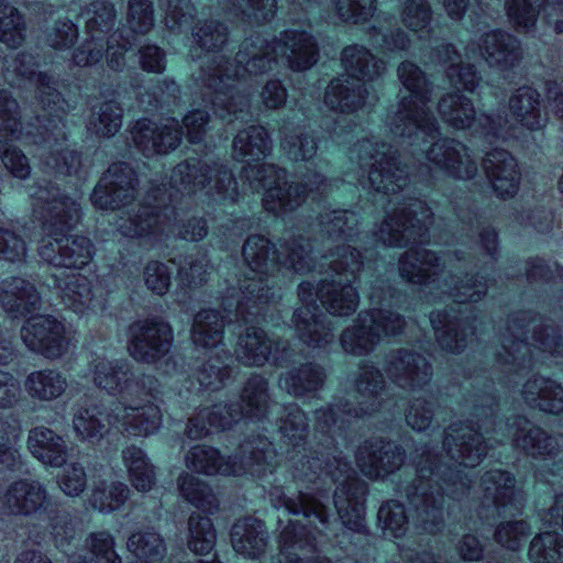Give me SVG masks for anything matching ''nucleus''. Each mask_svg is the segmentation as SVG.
Returning a JSON list of instances; mask_svg holds the SVG:
<instances>
[{
	"instance_id": "nucleus-1",
	"label": "nucleus",
	"mask_w": 563,
	"mask_h": 563,
	"mask_svg": "<svg viewBox=\"0 0 563 563\" xmlns=\"http://www.w3.org/2000/svg\"><path fill=\"white\" fill-rule=\"evenodd\" d=\"M385 379L382 372L367 362L360 366L355 379V400L334 396L333 402L314 412V429L324 439L322 449L307 450L308 421L297 404L283 407L278 420L282 441L291 446L289 472L298 492L289 496L280 486L272 488L269 498L275 508H285L301 518L289 520L279 537L277 563H331L328 558L307 560L297 551H317L338 538L340 526L367 534V485L361 481L351 462L333 446L354 419L372 416L382 407Z\"/></svg>"
},
{
	"instance_id": "nucleus-2",
	"label": "nucleus",
	"mask_w": 563,
	"mask_h": 563,
	"mask_svg": "<svg viewBox=\"0 0 563 563\" xmlns=\"http://www.w3.org/2000/svg\"><path fill=\"white\" fill-rule=\"evenodd\" d=\"M471 402L472 419L466 424L454 422L445 430V455L423 448L417 462V477L406 488L416 525L431 534L443 528L445 496L460 499L471 490V479L461 467L473 468L487 454L482 430L492 432L499 443L511 440L515 448L534 459L554 457L560 452L558 438L526 417L497 420V400L490 390L474 395Z\"/></svg>"
},
{
	"instance_id": "nucleus-3",
	"label": "nucleus",
	"mask_w": 563,
	"mask_h": 563,
	"mask_svg": "<svg viewBox=\"0 0 563 563\" xmlns=\"http://www.w3.org/2000/svg\"><path fill=\"white\" fill-rule=\"evenodd\" d=\"M169 188H153V203H137L140 188L136 172L130 164H111L96 184L90 201L100 210L121 211L115 228L123 236L137 239L148 247L164 243L170 235L198 242L208 234L207 220L192 217L185 222L177 219L173 200L175 190L191 196L198 191L222 202H235L239 198L238 183L232 170L221 159L190 157L177 164L170 174Z\"/></svg>"
},
{
	"instance_id": "nucleus-4",
	"label": "nucleus",
	"mask_w": 563,
	"mask_h": 563,
	"mask_svg": "<svg viewBox=\"0 0 563 563\" xmlns=\"http://www.w3.org/2000/svg\"><path fill=\"white\" fill-rule=\"evenodd\" d=\"M482 257L473 263L462 250L439 256L423 247H410L399 260L400 276L409 283L424 287L433 299L449 296L453 302L444 310L432 311L430 322L439 345L452 353L462 351L474 335L471 321L473 310L467 302H477L486 294L487 286L481 279H474L468 272L479 266L493 265L498 257V233L492 227H483L475 217Z\"/></svg>"
},
{
	"instance_id": "nucleus-5",
	"label": "nucleus",
	"mask_w": 563,
	"mask_h": 563,
	"mask_svg": "<svg viewBox=\"0 0 563 563\" xmlns=\"http://www.w3.org/2000/svg\"><path fill=\"white\" fill-rule=\"evenodd\" d=\"M399 158V150L377 136L362 139L349 151L355 179L396 203L374 232L376 239L388 246L424 244L432 212L424 201L406 196L409 172Z\"/></svg>"
},
{
	"instance_id": "nucleus-6",
	"label": "nucleus",
	"mask_w": 563,
	"mask_h": 563,
	"mask_svg": "<svg viewBox=\"0 0 563 563\" xmlns=\"http://www.w3.org/2000/svg\"><path fill=\"white\" fill-rule=\"evenodd\" d=\"M38 67L37 55L30 52H20L12 59L5 62V76L10 74L21 80H33L43 114L36 115L37 125L29 124L24 131L19 119V106L9 91H0V134L20 140L26 144L38 145V157L42 167L47 173L59 175H77L81 158L79 153L66 146L67 134L63 117L68 104L56 89L55 79L47 73H36Z\"/></svg>"
},
{
	"instance_id": "nucleus-7",
	"label": "nucleus",
	"mask_w": 563,
	"mask_h": 563,
	"mask_svg": "<svg viewBox=\"0 0 563 563\" xmlns=\"http://www.w3.org/2000/svg\"><path fill=\"white\" fill-rule=\"evenodd\" d=\"M398 78L407 93L398 95L395 110L386 118L390 132L399 137L401 145L411 147L428 159L434 167L455 179H472L478 167L471 151L457 140L439 134V123L430 111L432 87L424 71L415 63L402 62L397 69Z\"/></svg>"
},
{
	"instance_id": "nucleus-8",
	"label": "nucleus",
	"mask_w": 563,
	"mask_h": 563,
	"mask_svg": "<svg viewBox=\"0 0 563 563\" xmlns=\"http://www.w3.org/2000/svg\"><path fill=\"white\" fill-rule=\"evenodd\" d=\"M247 266L244 278L230 285L222 299L228 322L241 324L265 320L268 303L275 298L272 278L280 268L305 274L313 269L312 245L303 236L279 241L277 247L262 234L247 236L242 249Z\"/></svg>"
},
{
	"instance_id": "nucleus-9",
	"label": "nucleus",
	"mask_w": 563,
	"mask_h": 563,
	"mask_svg": "<svg viewBox=\"0 0 563 563\" xmlns=\"http://www.w3.org/2000/svg\"><path fill=\"white\" fill-rule=\"evenodd\" d=\"M325 257L330 258L331 278L325 277L317 285L302 282L298 286L301 306L292 314L299 340L311 349H325L334 340L333 322L320 310L318 301L330 314H353L360 301L353 284L365 267L361 253L346 245H338Z\"/></svg>"
},
{
	"instance_id": "nucleus-10",
	"label": "nucleus",
	"mask_w": 563,
	"mask_h": 563,
	"mask_svg": "<svg viewBox=\"0 0 563 563\" xmlns=\"http://www.w3.org/2000/svg\"><path fill=\"white\" fill-rule=\"evenodd\" d=\"M275 36L256 34L245 38L239 47L234 63L224 56H213L203 65L195 80L200 87L202 101L222 120L245 121L252 117L250 93L242 81L247 76L273 71L279 66Z\"/></svg>"
},
{
	"instance_id": "nucleus-11",
	"label": "nucleus",
	"mask_w": 563,
	"mask_h": 563,
	"mask_svg": "<svg viewBox=\"0 0 563 563\" xmlns=\"http://www.w3.org/2000/svg\"><path fill=\"white\" fill-rule=\"evenodd\" d=\"M33 216L43 232L38 241L40 257L54 267L81 269L93 257V243L84 235H69L80 220V206L51 181L30 187Z\"/></svg>"
},
{
	"instance_id": "nucleus-12",
	"label": "nucleus",
	"mask_w": 563,
	"mask_h": 563,
	"mask_svg": "<svg viewBox=\"0 0 563 563\" xmlns=\"http://www.w3.org/2000/svg\"><path fill=\"white\" fill-rule=\"evenodd\" d=\"M495 353L494 375L499 384L514 383L512 375L530 369L538 363L563 364V340L558 330L544 324L531 311H519L507 321Z\"/></svg>"
},
{
	"instance_id": "nucleus-13",
	"label": "nucleus",
	"mask_w": 563,
	"mask_h": 563,
	"mask_svg": "<svg viewBox=\"0 0 563 563\" xmlns=\"http://www.w3.org/2000/svg\"><path fill=\"white\" fill-rule=\"evenodd\" d=\"M395 289L385 280H376L369 292L372 308L358 312L354 323L340 334V345L344 353L354 356L371 354L383 338L395 336L402 332L404 317L389 309Z\"/></svg>"
},
{
	"instance_id": "nucleus-14",
	"label": "nucleus",
	"mask_w": 563,
	"mask_h": 563,
	"mask_svg": "<svg viewBox=\"0 0 563 563\" xmlns=\"http://www.w3.org/2000/svg\"><path fill=\"white\" fill-rule=\"evenodd\" d=\"M285 168L274 164L251 165L242 169V178L249 184L251 190H265L263 206L276 216H284L296 210L308 194L324 196L330 181L320 173L308 169L301 184H288Z\"/></svg>"
},
{
	"instance_id": "nucleus-15",
	"label": "nucleus",
	"mask_w": 563,
	"mask_h": 563,
	"mask_svg": "<svg viewBox=\"0 0 563 563\" xmlns=\"http://www.w3.org/2000/svg\"><path fill=\"white\" fill-rule=\"evenodd\" d=\"M186 466L205 475H234L250 473L261 477L278 464L277 452L266 437L247 440L240 446V456L224 457L213 446L197 444L185 455Z\"/></svg>"
},
{
	"instance_id": "nucleus-16",
	"label": "nucleus",
	"mask_w": 563,
	"mask_h": 563,
	"mask_svg": "<svg viewBox=\"0 0 563 563\" xmlns=\"http://www.w3.org/2000/svg\"><path fill=\"white\" fill-rule=\"evenodd\" d=\"M240 402H219L197 410L187 421L185 433L191 440L206 438L211 430L230 429L242 417L263 420L269 408L268 382L252 375L241 394Z\"/></svg>"
},
{
	"instance_id": "nucleus-17",
	"label": "nucleus",
	"mask_w": 563,
	"mask_h": 563,
	"mask_svg": "<svg viewBox=\"0 0 563 563\" xmlns=\"http://www.w3.org/2000/svg\"><path fill=\"white\" fill-rule=\"evenodd\" d=\"M341 62L351 78H333L325 89L324 103L331 110L353 113L365 107L368 97L367 88L360 80L378 78L386 70V63L358 44L346 46L341 53Z\"/></svg>"
},
{
	"instance_id": "nucleus-18",
	"label": "nucleus",
	"mask_w": 563,
	"mask_h": 563,
	"mask_svg": "<svg viewBox=\"0 0 563 563\" xmlns=\"http://www.w3.org/2000/svg\"><path fill=\"white\" fill-rule=\"evenodd\" d=\"M224 318L213 309H202L194 318L191 339L196 346L206 350L208 360L197 366L195 375L201 387L217 390L229 378L227 364L230 353L222 343Z\"/></svg>"
},
{
	"instance_id": "nucleus-19",
	"label": "nucleus",
	"mask_w": 563,
	"mask_h": 563,
	"mask_svg": "<svg viewBox=\"0 0 563 563\" xmlns=\"http://www.w3.org/2000/svg\"><path fill=\"white\" fill-rule=\"evenodd\" d=\"M92 383L111 396L124 401L150 397L155 400L159 394L158 380L148 374L136 371L125 358H108L92 354L89 361Z\"/></svg>"
},
{
	"instance_id": "nucleus-20",
	"label": "nucleus",
	"mask_w": 563,
	"mask_h": 563,
	"mask_svg": "<svg viewBox=\"0 0 563 563\" xmlns=\"http://www.w3.org/2000/svg\"><path fill=\"white\" fill-rule=\"evenodd\" d=\"M438 111L446 124L457 130L473 128L475 133L494 139H507L512 135L506 117L476 115L472 100L459 92L443 96L439 101Z\"/></svg>"
},
{
	"instance_id": "nucleus-21",
	"label": "nucleus",
	"mask_w": 563,
	"mask_h": 563,
	"mask_svg": "<svg viewBox=\"0 0 563 563\" xmlns=\"http://www.w3.org/2000/svg\"><path fill=\"white\" fill-rule=\"evenodd\" d=\"M173 341V328L158 316L136 320L128 329L129 353L140 363L156 364L169 353Z\"/></svg>"
},
{
	"instance_id": "nucleus-22",
	"label": "nucleus",
	"mask_w": 563,
	"mask_h": 563,
	"mask_svg": "<svg viewBox=\"0 0 563 563\" xmlns=\"http://www.w3.org/2000/svg\"><path fill=\"white\" fill-rule=\"evenodd\" d=\"M20 335L29 351L49 361L59 360L69 349L64 323L49 314L29 318L21 327Z\"/></svg>"
},
{
	"instance_id": "nucleus-23",
	"label": "nucleus",
	"mask_w": 563,
	"mask_h": 563,
	"mask_svg": "<svg viewBox=\"0 0 563 563\" xmlns=\"http://www.w3.org/2000/svg\"><path fill=\"white\" fill-rule=\"evenodd\" d=\"M288 347L287 340L271 338L262 328L251 325L239 335L234 354L244 366L261 367L271 360L282 366Z\"/></svg>"
},
{
	"instance_id": "nucleus-24",
	"label": "nucleus",
	"mask_w": 563,
	"mask_h": 563,
	"mask_svg": "<svg viewBox=\"0 0 563 563\" xmlns=\"http://www.w3.org/2000/svg\"><path fill=\"white\" fill-rule=\"evenodd\" d=\"M49 495L37 479L21 478L4 485L0 483V517L31 516L46 510Z\"/></svg>"
},
{
	"instance_id": "nucleus-25",
	"label": "nucleus",
	"mask_w": 563,
	"mask_h": 563,
	"mask_svg": "<svg viewBox=\"0 0 563 563\" xmlns=\"http://www.w3.org/2000/svg\"><path fill=\"white\" fill-rule=\"evenodd\" d=\"M75 529L71 525L55 526L53 536L55 544L67 555L66 563H122L121 556L114 550V538L108 531L90 533L85 541L89 553H69V547L75 540Z\"/></svg>"
},
{
	"instance_id": "nucleus-26",
	"label": "nucleus",
	"mask_w": 563,
	"mask_h": 563,
	"mask_svg": "<svg viewBox=\"0 0 563 563\" xmlns=\"http://www.w3.org/2000/svg\"><path fill=\"white\" fill-rule=\"evenodd\" d=\"M356 463L369 479H380L398 471L406 459L405 450L393 441L372 438L364 441L356 452Z\"/></svg>"
},
{
	"instance_id": "nucleus-27",
	"label": "nucleus",
	"mask_w": 563,
	"mask_h": 563,
	"mask_svg": "<svg viewBox=\"0 0 563 563\" xmlns=\"http://www.w3.org/2000/svg\"><path fill=\"white\" fill-rule=\"evenodd\" d=\"M384 371L389 379L402 389H423L433 375L431 363L420 353L407 349L387 354Z\"/></svg>"
},
{
	"instance_id": "nucleus-28",
	"label": "nucleus",
	"mask_w": 563,
	"mask_h": 563,
	"mask_svg": "<svg viewBox=\"0 0 563 563\" xmlns=\"http://www.w3.org/2000/svg\"><path fill=\"white\" fill-rule=\"evenodd\" d=\"M466 54H478L488 66L509 70L521 62L522 47L520 41L509 32L492 30L484 33L477 43H470Z\"/></svg>"
},
{
	"instance_id": "nucleus-29",
	"label": "nucleus",
	"mask_w": 563,
	"mask_h": 563,
	"mask_svg": "<svg viewBox=\"0 0 563 563\" xmlns=\"http://www.w3.org/2000/svg\"><path fill=\"white\" fill-rule=\"evenodd\" d=\"M119 416L114 404L110 407L98 402L78 405L71 420L75 437L80 442L98 444L112 427L117 428Z\"/></svg>"
},
{
	"instance_id": "nucleus-30",
	"label": "nucleus",
	"mask_w": 563,
	"mask_h": 563,
	"mask_svg": "<svg viewBox=\"0 0 563 563\" xmlns=\"http://www.w3.org/2000/svg\"><path fill=\"white\" fill-rule=\"evenodd\" d=\"M131 135L135 147L143 155L153 156L176 150L181 141L183 130L175 119H168L162 125L143 119L136 121L131 130Z\"/></svg>"
},
{
	"instance_id": "nucleus-31",
	"label": "nucleus",
	"mask_w": 563,
	"mask_h": 563,
	"mask_svg": "<svg viewBox=\"0 0 563 563\" xmlns=\"http://www.w3.org/2000/svg\"><path fill=\"white\" fill-rule=\"evenodd\" d=\"M515 484V476L508 471L492 470L482 476L485 501L492 504L498 517L515 516L521 511L523 505Z\"/></svg>"
},
{
	"instance_id": "nucleus-32",
	"label": "nucleus",
	"mask_w": 563,
	"mask_h": 563,
	"mask_svg": "<svg viewBox=\"0 0 563 563\" xmlns=\"http://www.w3.org/2000/svg\"><path fill=\"white\" fill-rule=\"evenodd\" d=\"M114 409L120 413L117 428L126 438L151 437L162 426V410L152 400L137 406L120 401L114 404Z\"/></svg>"
},
{
	"instance_id": "nucleus-33",
	"label": "nucleus",
	"mask_w": 563,
	"mask_h": 563,
	"mask_svg": "<svg viewBox=\"0 0 563 563\" xmlns=\"http://www.w3.org/2000/svg\"><path fill=\"white\" fill-rule=\"evenodd\" d=\"M279 58L285 59L295 71L311 68L319 57L316 38L306 31L286 30L275 36Z\"/></svg>"
},
{
	"instance_id": "nucleus-34",
	"label": "nucleus",
	"mask_w": 563,
	"mask_h": 563,
	"mask_svg": "<svg viewBox=\"0 0 563 563\" xmlns=\"http://www.w3.org/2000/svg\"><path fill=\"white\" fill-rule=\"evenodd\" d=\"M483 168L498 197L508 199L517 194L520 172L509 152L500 148L488 152L483 158Z\"/></svg>"
},
{
	"instance_id": "nucleus-35",
	"label": "nucleus",
	"mask_w": 563,
	"mask_h": 563,
	"mask_svg": "<svg viewBox=\"0 0 563 563\" xmlns=\"http://www.w3.org/2000/svg\"><path fill=\"white\" fill-rule=\"evenodd\" d=\"M42 300L35 285L21 277L0 283V306L12 318L25 317L41 309Z\"/></svg>"
},
{
	"instance_id": "nucleus-36",
	"label": "nucleus",
	"mask_w": 563,
	"mask_h": 563,
	"mask_svg": "<svg viewBox=\"0 0 563 563\" xmlns=\"http://www.w3.org/2000/svg\"><path fill=\"white\" fill-rule=\"evenodd\" d=\"M26 446L34 459L45 466L59 468L66 464L68 445L53 429L37 426L29 430Z\"/></svg>"
},
{
	"instance_id": "nucleus-37",
	"label": "nucleus",
	"mask_w": 563,
	"mask_h": 563,
	"mask_svg": "<svg viewBox=\"0 0 563 563\" xmlns=\"http://www.w3.org/2000/svg\"><path fill=\"white\" fill-rule=\"evenodd\" d=\"M520 393L523 402L532 409L552 415L563 413V386L550 377L532 375Z\"/></svg>"
},
{
	"instance_id": "nucleus-38",
	"label": "nucleus",
	"mask_w": 563,
	"mask_h": 563,
	"mask_svg": "<svg viewBox=\"0 0 563 563\" xmlns=\"http://www.w3.org/2000/svg\"><path fill=\"white\" fill-rule=\"evenodd\" d=\"M520 393L523 402L532 409L552 415L563 413V386L550 377L532 375Z\"/></svg>"
},
{
	"instance_id": "nucleus-39",
	"label": "nucleus",
	"mask_w": 563,
	"mask_h": 563,
	"mask_svg": "<svg viewBox=\"0 0 563 563\" xmlns=\"http://www.w3.org/2000/svg\"><path fill=\"white\" fill-rule=\"evenodd\" d=\"M231 543L234 551L247 559L261 558L268 545V532L263 521L245 517L231 528Z\"/></svg>"
},
{
	"instance_id": "nucleus-40",
	"label": "nucleus",
	"mask_w": 563,
	"mask_h": 563,
	"mask_svg": "<svg viewBox=\"0 0 563 563\" xmlns=\"http://www.w3.org/2000/svg\"><path fill=\"white\" fill-rule=\"evenodd\" d=\"M53 287L58 291L66 308L76 313H84L95 301L92 280L82 274H66L52 276Z\"/></svg>"
},
{
	"instance_id": "nucleus-41",
	"label": "nucleus",
	"mask_w": 563,
	"mask_h": 563,
	"mask_svg": "<svg viewBox=\"0 0 563 563\" xmlns=\"http://www.w3.org/2000/svg\"><path fill=\"white\" fill-rule=\"evenodd\" d=\"M325 378L327 374L321 365L314 362H307L280 374L278 385L288 395L295 398H302L305 396H313L322 389Z\"/></svg>"
},
{
	"instance_id": "nucleus-42",
	"label": "nucleus",
	"mask_w": 563,
	"mask_h": 563,
	"mask_svg": "<svg viewBox=\"0 0 563 563\" xmlns=\"http://www.w3.org/2000/svg\"><path fill=\"white\" fill-rule=\"evenodd\" d=\"M67 388L66 375L56 368L35 369L24 378V389L29 397L41 402L59 399Z\"/></svg>"
},
{
	"instance_id": "nucleus-43",
	"label": "nucleus",
	"mask_w": 563,
	"mask_h": 563,
	"mask_svg": "<svg viewBox=\"0 0 563 563\" xmlns=\"http://www.w3.org/2000/svg\"><path fill=\"white\" fill-rule=\"evenodd\" d=\"M438 60L443 65H449L446 76L452 86L463 88L466 91L474 92L481 81L475 66L464 64L460 59V54L452 44H441L435 49Z\"/></svg>"
},
{
	"instance_id": "nucleus-44",
	"label": "nucleus",
	"mask_w": 563,
	"mask_h": 563,
	"mask_svg": "<svg viewBox=\"0 0 563 563\" xmlns=\"http://www.w3.org/2000/svg\"><path fill=\"white\" fill-rule=\"evenodd\" d=\"M272 140L264 126L250 125L233 139L232 152L236 159L260 161L272 152Z\"/></svg>"
},
{
	"instance_id": "nucleus-45",
	"label": "nucleus",
	"mask_w": 563,
	"mask_h": 563,
	"mask_svg": "<svg viewBox=\"0 0 563 563\" xmlns=\"http://www.w3.org/2000/svg\"><path fill=\"white\" fill-rule=\"evenodd\" d=\"M509 109L515 119L529 130H539L544 125L540 93L531 87L518 88L509 99Z\"/></svg>"
},
{
	"instance_id": "nucleus-46",
	"label": "nucleus",
	"mask_w": 563,
	"mask_h": 563,
	"mask_svg": "<svg viewBox=\"0 0 563 563\" xmlns=\"http://www.w3.org/2000/svg\"><path fill=\"white\" fill-rule=\"evenodd\" d=\"M221 9L250 25H265L277 12V0H218Z\"/></svg>"
},
{
	"instance_id": "nucleus-47",
	"label": "nucleus",
	"mask_w": 563,
	"mask_h": 563,
	"mask_svg": "<svg viewBox=\"0 0 563 563\" xmlns=\"http://www.w3.org/2000/svg\"><path fill=\"white\" fill-rule=\"evenodd\" d=\"M122 461L134 488L139 492L151 490L155 484V468L146 453L131 444L122 450Z\"/></svg>"
},
{
	"instance_id": "nucleus-48",
	"label": "nucleus",
	"mask_w": 563,
	"mask_h": 563,
	"mask_svg": "<svg viewBox=\"0 0 563 563\" xmlns=\"http://www.w3.org/2000/svg\"><path fill=\"white\" fill-rule=\"evenodd\" d=\"M358 218L350 210H331L320 214L321 231L333 241H351L357 233Z\"/></svg>"
},
{
	"instance_id": "nucleus-49",
	"label": "nucleus",
	"mask_w": 563,
	"mask_h": 563,
	"mask_svg": "<svg viewBox=\"0 0 563 563\" xmlns=\"http://www.w3.org/2000/svg\"><path fill=\"white\" fill-rule=\"evenodd\" d=\"M173 263L177 266L181 287L188 289L205 285L212 269L208 256L200 253L174 258Z\"/></svg>"
},
{
	"instance_id": "nucleus-50",
	"label": "nucleus",
	"mask_w": 563,
	"mask_h": 563,
	"mask_svg": "<svg viewBox=\"0 0 563 563\" xmlns=\"http://www.w3.org/2000/svg\"><path fill=\"white\" fill-rule=\"evenodd\" d=\"M123 109L115 101H106L92 108L88 130L101 137H110L122 126Z\"/></svg>"
},
{
	"instance_id": "nucleus-51",
	"label": "nucleus",
	"mask_w": 563,
	"mask_h": 563,
	"mask_svg": "<svg viewBox=\"0 0 563 563\" xmlns=\"http://www.w3.org/2000/svg\"><path fill=\"white\" fill-rule=\"evenodd\" d=\"M177 485L181 496L192 506L208 512L218 509V499L211 487L195 475L181 473Z\"/></svg>"
},
{
	"instance_id": "nucleus-52",
	"label": "nucleus",
	"mask_w": 563,
	"mask_h": 563,
	"mask_svg": "<svg viewBox=\"0 0 563 563\" xmlns=\"http://www.w3.org/2000/svg\"><path fill=\"white\" fill-rule=\"evenodd\" d=\"M128 551L144 563H159L166 553L162 537L155 531L132 533L126 541Z\"/></svg>"
},
{
	"instance_id": "nucleus-53",
	"label": "nucleus",
	"mask_w": 563,
	"mask_h": 563,
	"mask_svg": "<svg viewBox=\"0 0 563 563\" xmlns=\"http://www.w3.org/2000/svg\"><path fill=\"white\" fill-rule=\"evenodd\" d=\"M217 540L216 530L210 518L194 512L188 519L187 545L196 554L209 553Z\"/></svg>"
},
{
	"instance_id": "nucleus-54",
	"label": "nucleus",
	"mask_w": 563,
	"mask_h": 563,
	"mask_svg": "<svg viewBox=\"0 0 563 563\" xmlns=\"http://www.w3.org/2000/svg\"><path fill=\"white\" fill-rule=\"evenodd\" d=\"M400 18L404 25L420 38L430 36L432 10L427 0H406Z\"/></svg>"
},
{
	"instance_id": "nucleus-55",
	"label": "nucleus",
	"mask_w": 563,
	"mask_h": 563,
	"mask_svg": "<svg viewBox=\"0 0 563 563\" xmlns=\"http://www.w3.org/2000/svg\"><path fill=\"white\" fill-rule=\"evenodd\" d=\"M130 488L121 482H112L107 484L101 482L91 494L90 504L100 512H112L119 509L129 498Z\"/></svg>"
},
{
	"instance_id": "nucleus-56",
	"label": "nucleus",
	"mask_w": 563,
	"mask_h": 563,
	"mask_svg": "<svg viewBox=\"0 0 563 563\" xmlns=\"http://www.w3.org/2000/svg\"><path fill=\"white\" fill-rule=\"evenodd\" d=\"M528 554L534 563H563V536L540 533L532 539Z\"/></svg>"
},
{
	"instance_id": "nucleus-57",
	"label": "nucleus",
	"mask_w": 563,
	"mask_h": 563,
	"mask_svg": "<svg viewBox=\"0 0 563 563\" xmlns=\"http://www.w3.org/2000/svg\"><path fill=\"white\" fill-rule=\"evenodd\" d=\"M378 525L384 534L390 538H401L408 530V517L405 507L397 500H387L378 509Z\"/></svg>"
},
{
	"instance_id": "nucleus-58",
	"label": "nucleus",
	"mask_w": 563,
	"mask_h": 563,
	"mask_svg": "<svg viewBox=\"0 0 563 563\" xmlns=\"http://www.w3.org/2000/svg\"><path fill=\"white\" fill-rule=\"evenodd\" d=\"M24 20L14 7L0 0V42L18 47L24 41Z\"/></svg>"
},
{
	"instance_id": "nucleus-59",
	"label": "nucleus",
	"mask_w": 563,
	"mask_h": 563,
	"mask_svg": "<svg viewBox=\"0 0 563 563\" xmlns=\"http://www.w3.org/2000/svg\"><path fill=\"white\" fill-rule=\"evenodd\" d=\"M86 33L98 34L106 37L112 30L115 21V11L106 0H93L86 10Z\"/></svg>"
},
{
	"instance_id": "nucleus-60",
	"label": "nucleus",
	"mask_w": 563,
	"mask_h": 563,
	"mask_svg": "<svg viewBox=\"0 0 563 563\" xmlns=\"http://www.w3.org/2000/svg\"><path fill=\"white\" fill-rule=\"evenodd\" d=\"M161 9L165 11V24L174 32L191 25L197 10L191 0H158Z\"/></svg>"
},
{
	"instance_id": "nucleus-61",
	"label": "nucleus",
	"mask_w": 563,
	"mask_h": 563,
	"mask_svg": "<svg viewBox=\"0 0 563 563\" xmlns=\"http://www.w3.org/2000/svg\"><path fill=\"white\" fill-rule=\"evenodd\" d=\"M335 15L344 23L361 25L368 22L376 11V0H332Z\"/></svg>"
},
{
	"instance_id": "nucleus-62",
	"label": "nucleus",
	"mask_w": 563,
	"mask_h": 563,
	"mask_svg": "<svg viewBox=\"0 0 563 563\" xmlns=\"http://www.w3.org/2000/svg\"><path fill=\"white\" fill-rule=\"evenodd\" d=\"M280 147L284 153L292 161H309L317 153V140L311 133H301L298 136H291L287 133V126L284 124L280 130Z\"/></svg>"
},
{
	"instance_id": "nucleus-63",
	"label": "nucleus",
	"mask_w": 563,
	"mask_h": 563,
	"mask_svg": "<svg viewBox=\"0 0 563 563\" xmlns=\"http://www.w3.org/2000/svg\"><path fill=\"white\" fill-rule=\"evenodd\" d=\"M195 43L207 52L220 51L229 40L228 27L218 21L198 23L192 32Z\"/></svg>"
},
{
	"instance_id": "nucleus-64",
	"label": "nucleus",
	"mask_w": 563,
	"mask_h": 563,
	"mask_svg": "<svg viewBox=\"0 0 563 563\" xmlns=\"http://www.w3.org/2000/svg\"><path fill=\"white\" fill-rule=\"evenodd\" d=\"M507 15L519 32H530L536 26L539 10L533 0H506Z\"/></svg>"
}]
</instances>
